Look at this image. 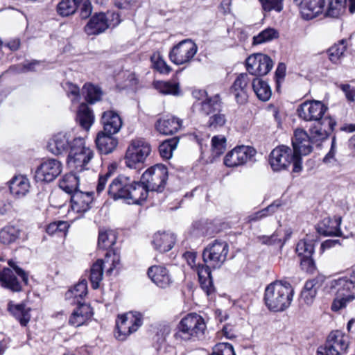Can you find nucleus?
Masks as SVG:
<instances>
[{"mask_svg":"<svg viewBox=\"0 0 355 355\" xmlns=\"http://www.w3.org/2000/svg\"><path fill=\"white\" fill-rule=\"evenodd\" d=\"M20 230L15 226H6L0 231V243L8 245L19 239Z\"/></svg>","mask_w":355,"mask_h":355,"instance_id":"nucleus-40","label":"nucleus"},{"mask_svg":"<svg viewBox=\"0 0 355 355\" xmlns=\"http://www.w3.org/2000/svg\"><path fill=\"white\" fill-rule=\"evenodd\" d=\"M93 194V192L76 190L71 194L72 209L77 213H85L89 210L94 200Z\"/></svg>","mask_w":355,"mask_h":355,"instance_id":"nucleus-22","label":"nucleus"},{"mask_svg":"<svg viewBox=\"0 0 355 355\" xmlns=\"http://www.w3.org/2000/svg\"><path fill=\"white\" fill-rule=\"evenodd\" d=\"M315 245L313 240L303 239L300 240L296 246V252L299 257H312L314 253Z\"/></svg>","mask_w":355,"mask_h":355,"instance_id":"nucleus-45","label":"nucleus"},{"mask_svg":"<svg viewBox=\"0 0 355 355\" xmlns=\"http://www.w3.org/2000/svg\"><path fill=\"white\" fill-rule=\"evenodd\" d=\"M74 137L71 132H59L55 135L48 144L49 150L54 155L70 151Z\"/></svg>","mask_w":355,"mask_h":355,"instance_id":"nucleus-19","label":"nucleus"},{"mask_svg":"<svg viewBox=\"0 0 355 355\" xmlns=\"http://www.w3.org/2000/svg\"><path fill=\"white\" fill-rule=\"evenodd\" d=\"M279 37V33L272 28H268L253 37L252 44L257 45L270 42Z\"/></svg>","mask_w":355,"mask_h":355,"instance_id":"nucleus-46","label":"nucleus"},{"mask_svg":"<svg viewBox=\"0 0 355 355\" xmlns=\"http://www.w3.org/2000/svg\"><path fill=\"white\" fill-rule=\"evenodd\" d=\"M8 311L20 322L21 325L26 326L31 319L29 308H26L23 303L14 304L10 302L8 304Z\"/></svg>","mask_w":355,"mask_h":355,"instance_id":"nucleus-33","label":"nucleus"},{"mask_svg":"<svg viewBox=\"0 0 355 355\" xmlns=\"http://www.w3.org/2000/svg\"><path fill=\"white\" fill-rule=\"evenodd\" d=\"M255 153V150L250 146H237L225 155L224 164L227 167H236L243 165L251 159Z\"/></svg>","mask_w":355,"mask_h":355,"instance_id":"nucleus-18","label":"nucleus"},{"mask_svg":"<svg viewBox=\"0 0 355 355\" xmlns=\"http://www.w3.org/2000/svg\"><path fill=\"white\" fill-rule=\"evenodd\" d=\"M120 21L118 13L112 12L106 15L100 12L95 13L90 18L84 30L88 35H96L104 33L110 26H117Z\"/></svg>","mask_w":355,"mask_h":355,"instance_id":"nucleus-9","label":"nucleus"},{"mask_svg":"<svg viewBox=\"0 0 355 355\" xmlns=\"http://www.w3.org/2000/svg\"><path fill=\"white\" fill-rule=\"evenodd\" d=\"M355 284V268L352 271L349 279L340 278L331 282V288L338 287V292L341 296L340 298H336L331 305V309L334 311H339L345 308L347 304L355 300L354 294L345 295L342 292L343 290H350L354 288Z\"/></svg>","mask_w":355,"mask_h":355,"instance_id":"nucleus-13","label":"nucleus"},{"mask_svg":"<svg viewBox=\"0 0 355 355\" xmlns=\"http://www.w3.org/2000/svg\"><path fill=\"white\" fill-rule=\"evenodd\" d=\"M153 68L159 73L168 74L172 69L167 64L163 57L158 52H155L150 57Z\"/></svg>","mask_w":355,"mask_h":355,"instance_id":"nucleus-48","label":"nucleus"},{"mask_svg":"<svg viewBox=\"0 0 355 355\" xmlns=\"http://www.w3.org/2000/svg\"><path fill=\"white\" fill-rule=\"evenodd\" d=\"M69 227V225L64 221H58L50 223L46 227V232L49 234H53L58 232H64Z\"/></svg>","mask_w":355,"mask_h":355,"instance_id":"nucleus-56","label":"nucleus"},{"mask_svg":"<svg viewBox=\"0 0 355 355\" xmlns=\"http://www.w3.org/2000/svg\"><path fill=\"white\" fill-rule=\"evenodd\" d=\"M265 12L275 10L278 12L283 9V0H259Z\"/></svg>","mask_w":355,"mask_h":355,"instance_id":"nucleus-52","label":"nucleus"},{"mask_svg":"<svg viewBox=\"0 0 355 355\" xmlns=\"http://www.w3.org/2000/svg\"><path fill=\"white\" fill-rule=\"evenodd\" d=\"M78 184L77 177L72 174H68L65 175L60 181L59 186L66 193L72 194L76 190H78L77 188Z\"/></svg>","mask_w":355,"mask_h":355,"instance_id":"nucleus-47","label":"nucleus"},{"mask_svg":"<svg viewBox=\"0 0 355 355\" xmlns=\"http://www.w3.org/2000/svg\"><path fill=\"white\" fill-rule=\"evenodd\" d=\"M150 151V145L144 139L132 140L125 155L126 166L130 168H136L138 164L145 162Z\"/></svg>","mask_w":355,"mask_h":355,"instance_id":"nucleus-10","label":"nucleus"},{"mask_svg":"<svg viewBox=\"0 0 355 355\" xmlns=\"http://www.w3.org/2000/svg\"><path fill=\"white\" fill-rule=\"evenodd\" d=\"M341 223L340 216L326 217L317 224L316 230L324 236H341L343 235L340 230Z\"/></svg>","mask_w":355,"mask_h":355,"instance_id":"nucleus-20","label":"nucleus"},{"mask_svg":"<svg viewBox=\"0 0 355 355\" xmlns=\"http://www.w3.org/2000/svg\"><path fill=\"white\" fill-rule=\"evenodd\" d=\"M197 94H200L201 96H205V98L201 102L198 103L200 106V112L201 114L205 116H211L221 112L222 105L221 101L218 95H215L212 97H207V92L205 91L200 90L195 92L193 95L197 97Z\"/></svg>","mask_w":355,"mask_h":355,"instance_id":"nucleus-21","label":"nucleus"},{"mask_svg":"<svg viewBox=\"0 0 355 355\" xmlns=\"http://www.w3.org/2000/svg\"><path fill=\"white\" fill-rule=\"evenodd\" d=\"M103 261L98 259L91 267L89 280L94 289L99 288L103 276Z\"/></svg>","mask_w":355,"mask_h":355,"instance_id":"nucleus-37","label":"nucleus"},{"mask_svg":"<svg viewBox=\"0 0 355 355\" xmlns=\"http://www.w3.org/2000/svg\"><path fill=\"white\" fill-rule=\"evenodd\" d=\"M252 89L259 100L267 101L270 99L272 92L266 82L256 78L252 81Z\"/></svg>","mask_w":355,"mask_h":355,"instance_id":"nucleus-36","label":"nucleus"},{"mask_svg":"<svg viewBox=\"0 0 355 355\" xmlns=\"http://www.w3.org/2000/svg\"><path fill=\"white\" fill-rule=\"evenodd\" d=\"M246 69L251 75L263 76L266 75L273 67L272 59L263 53H254L245 60Z\"/></svg>","mask_w":355,"mask_h":355,"instance_id":"nucleus-16","label":"nucleus"},{"mask_svg":"<svg viewBox=\"0 0 355 355\" xmlns=\"http://www.w3.org/2000/svg\"><path fill=\"white\" fill-rule=\"evenodd\" d=\"M301 267L308 272H313L315 269L314 261L312 257H304L301 259Z\"/></svg>","mask_w":355,"mask_h":355,"instance_id":"nucleus-64","label":"nucleus"},{"mask_svg":"<svg viewBox=\"0 0 355 355\" xmlns=\"http://www.w3.org/2000/svg\"><path fill=\"white\" fill-rule=\"evenodd\" d=\"M345 9L346 5L329 1L327 15L329 17L336 18L343 14Z\"/></svg>","mask_w":355,"mask_h":355,"instance_id":"nucleus-54","label":"nucleus"},{"mask_svg":"<svg viewBox=\"0 0 355 355\" xmlns=\"http://www.w3.org/2000/svg\"><path fill=\"white\" fill-rule=\"evenodd\" d=\"M116 235L111 230H100L98 232V246L103 250H107L116 242Z\"/></svg>","mask_w":355,"mask_h":355,"instance_id":"nucleus-42","label":"nucleus"},{"mask_svg":"<svg viewBox=\"0 0 355 355\" xmlns=\"http://www.w3.org/2000/svg\"><path fill=\"white\" fill-rule=\"evenodd\" d=\"M279 234L277 232L273 233L271 236H259L257 237L258 241L263 245H275L276 243H279L282 242V240L278 238Z\"/></svg>","mask_w":355,"mask_h":355,"instance_id":"nucleus-58","label":"nucleus"},{"mask_svg":"<svg viewBox=\"0 0 355 355\" xmlns=\"http://www.w3.org/2000/svg\"><path fill=\"white\" fill-rule=\"evenodd\" d=\"M148 275L151 280L159 287L165 288L168 286L171 279L168 270L161 266H153L148 270Z\"/></svg>","mask_w":355,"mask_h":355,"instance_id":"nucleus-29","label":"nucleus"},{"mask_svg":"<svg viewBox=\"0 0 355 355\" xmlns=\"http://www.w3.org/2000/svg\"><path fill=\"white\" fill-rule=\"evenodd\" d=\"M279 207L280 204L275 202L267 207L249 215L247 218L248 222L252 223L260 220L262 218L276 212Z\"/></svg>","mask_w":355,"mask_h":355,"instance_id":"nucleus-44","label":"nucleus"},{"mask_svg":"<svg viewBox=\"0 0 355 355\" xmlns=\"http://www.w3.org/2000/svg\"><path fill=\"white\" fill-rule=\"evenodd\" d=\"M92 310L87 304H78L69 319V324L78 327L84 324L92 316Z\"/></svg>","mask_w":355,"mask_h":355,"instance_id":"nucleus-28","label":"nucleus"},{"mask_svg":"<svg viewBox=\"0 0 355 355\" xmlns=\"http://www.w3.org/2000/svg\"><path fill=\"white\" fill-rule=\"evenodd\" d=\"M80 6V16L82 19H87L92 12L91 2L89 0H83Z\"/></svg>","mask_w":355,"mask_h":355,"instance_id":"nucleus-61","label":"nucleus"},{"mask_svg":"<svg viewBox=\"0 0 355 355\" xmlns=\"http://www.w3.org/2000/svg\"><path fill=\"white\" fill-rule=\"evenodd\" d=\"M114 170L115 167L110 166L108 167L107 171L105 173L99 175L96 186V192L98 194H100L105 190L107 181L113 175Z\"/></svg>","mask_w":355,"mask_h":355,"instance_id":"nucleus-53","label":"nucleus"},{"mask_svg":"<svg viewBox=\"0 0 355 355\" xmlns=\"http://www.w3.org/2000/svg\"><path fill=\"white\" fill-rule=\"evenodd\" d=\"M8 265L15 270V272L21 278L22 281L26 284L28 283V275L21 268H19L16 263L12 261H8Z\"/></svg>","mask_w":355,"mask_h":355,"instance_id":"nucleus-63","label":"nucleus"},{"mask_svg":"<svg viewBox=\"0 0 355 355\" xmlns=\"http://www.w3.org/2000/svg\"><path fill=\"white\" fill-rule=\"evenodd\" d=\"M229 252V245L220 240H214L204 249L202 252L203 261L211 266L212 269L220 268L227 259Z\"/></svg>","mask_w":355,"mask_h":355,"instance_id":"nucleus-8","label":"nucleus"},{"mask_svg":"<svg viewBox=\"0 0 355 355\" xmlns=\"http://www.w3.org/2000/svg\"><path fill=\"white\" fill-rule=\"evenodd\" d=\"M101 123L103 126L102 132L116 135L118 133L123 125L121 116L114 111H105L101 116Z\"/></svg>","mask_w":355,"mask_h":355,"instance_id":"nucleus-25","label":"nucleus"},{"mask_svg":"<svg viewBox=\"0 0 355 355\" xmlns=\"http://www.w3.org/2000/svg\"><path fill=\"white\" fill-rule=\"evenodd\" d=\"M0 282L1 285L12 291H19L21 285L13 271L10 268H4L0 272Z\"/></svg>","mask_w":355,"mask_h":355,"instance_id":"nucleus-34","label":"nucleus"},{"mask_svg":"<svg viewBox=\"0 0 355 355\" xmlns=\"http://www.w3.org/2000/svg\"><path fill=\"white\" fill-rule=\"evenodd\" d=\"M107 193L114 200H123L128 204H140L147 198V191L142 184L124 175L110 182Z\"/></svg>","mask_w":355,"mask_h":355,"instance_id":"nucleus-2","label":"nucleus"},{"mask_svg":"<svg viewBox=\"0 0 355 355\" xmlns=\"http://www.w3.org/2000/svg\"><path fill=\"white\" fill-rule=\"evenodd\" d=\"M212 151L214 155L220 156L226 148V139L223 136H214L211 139Z\"/></svg>","mask_w":355,"mask_h":355,"instance_id":"nucleus-51","label":"nucleus"},{"mask_svg":"<svg viewBox=\"0 0 355 355\" xmlns=\"http://www.w3.org/2000/svg\"><path fill=\"white\" fill-rule=\"evenodd\" d=\"M175 242V235L169 232H157L153 236L152 243L155 250L160 252L171 250Z\"/></svg>","mask_w":355,"mask_h":355,"instance_id":"nucleus-30","label":"nucleus"},{"mask_svg":"<svg viewBox=\"0 0 355 355\" xmlns=\"http://www.w3.org/2000/svg\"><path fill=\"white\" fill-rule=\"evenodd\" d=\"M142 323V315L137 311H130L119 315L116 324L117 329L116 338L119 340H125L128 336L137 331Z\"/></svg>","mask_w":355,"mask_h":355,"instance_id":"nucleus-11","label":"nucleus"},{"mask_svg":"<svg viewBox=\"0 0 355 355\" xmlns=\"http://www.w3.org/2000/svg\"><path fill=\"white\" fill-rule=\"evenodd\" d=\"M328 107L319 101H307L302 103L297 108L299 117L306 121L320 120L325 114Z\"/></svg>","mask_w":355,"mask_h":355,"instance_id":"nucleus-17","label":"nucleus"},{"mask_svg":"<svg viewBox=\"0 0 355 355\" xmlns=\"http://www.w3.org/2000/svg\"><path fill=\"white\" fill-rule=\"evenodd\" d=\"M249 83V76L245 73L239 74L234 80L231 87V92L234 96L237 103L243 104L247 101L248 97V85Z\"/></svg>","mask_w":355,"mask_h":355,"instance_id":"nucleus-24","label":"nucleus"},{"mask_svg":"<svg viewBox=\"0 0 355 355\" xmlns=\"http://www.w3.org/2000/svg\"><path fill=\"white\" fill-rule=\"evenodd\" d=\"M95 143L101 154L108 155L116 148L119 140L114 135L100 131L96 135Z\"/></svg>","mask_w":355,"mask_h":355,"instance_id":"nucleus-26","label":"nucleus"},{"mask_svg":"<svg viewBox=\"0 0 355 355\" xmlns=\"http://www.w3.org/2000/svg\"><path fill=\"white\" fill-rule=\"evenodd\" d=\"M168 180V169L164 164H156L148 168L142 175L139 182L145 190L162 192Z\"/></svg>","mask_w":355,"mask_h":355,"instance_id":"nucleus-7","label":"nucleus"},{"mask_svg":"<svg viewBox=\"0 0 355 355\" xmlns=\"http://www.w3.org/2000/svg\"><path fill=\"white\" fill-rule=\"evenodd\" d=\"M62 171V164L57 159L43 160L35 171L37 181L51 182L55 180Z\"/></svg>","mask_w":355,"mask_h":355,"instance_id":"nucleus-15","label":"nucleus"},{"mask_svg":"<svg viewBox=\"0 0 355 355\" xmlns=\"http://www.w3.org/2000/svg\"><path fill=\"white\" fill-rule=\"evenodd\" d=\"M293 294L294 289L290 283L275 281L266 286L263 300L270 311L281 312L291 306Z\"/></svg>","mask_w":355,"mask_h":355,"instance_id":"nucleus-3","label":"nucleus"},{"mask_svg":"<svg viewBox=\"0 0 355 355\" xmlns=\"http://www.w3.org/2000/svg\"><path fill=\"white\" fill-rule=\"evenodd\" d=\"M82 92L85 94L86 101L90 104H94L101 99L103 92L98 87L91 83L84 85Z\"/></svg>","mask_w":355,"mask_h":355,"instance_id":"nucleus-39","label":"nucleus"},{"mask_svg":"<svg viewBox=\"0 0 355 355\" xmlns=\"http://www.w3.org/2000/svg\"><path fill=\"white\" fill-rule=\"evenodd\" d=\"M223 334L228 339H233L236 337V331L234 325L231 323L225 324L222 328Z\"/></svg>","mask_w":355,"mask_h":355,"instance_id":"nucleus-62","label":"nucleus"},{"mask_svg":"<svg viewBox=\"0 0 355 355\" xmlns=\"http://www.w3.org/2000/svg\"><path fill=\"white\" fill-rule=\"evenodd\" d=\"M227 119L224 114L221 112H218L209 116V119L207 121L206 125L211 130H217L219 128L224 126L226 123Z\"/></svg>","mask_w":355,"mask_h":355,"instance_id":"nucleus-50","label":"nucleus"},{"mask_svg":"<svg viewBox=\"0 0 355 355\" xmlns=\"http://www.w3.org/2000/svg\"><path fill=\"white\" fill-rule=\"evenodd\" d=\"M215 354L218 355H236L233 346L227 343H220L214 348Z\"/></svg>","mask_w":355,"mask_h":355,"instance_id":"nucleus-55","label":"nucleus"},{"mask_svg":"<svg viewBox=\"0 0 355 355\" xmlns=\"http://www.w3.org/2000/svg\"><path fill=\"white\" fill-rule=\"evenodd\" d=\"M348 338L339 331H332L327 337L324 346L318 349L320 355H341L348 348Z\"/></svg>","mask_w":355,"mask_h":355,"instance_id":"nucleus-14","label":"nucleus"},{"mask_svg":"<svg viewBox=\"0 0 355 355\" xmlns=\"http://www.w3.org/2000/svg\"><path fill=\"white\" fill-rule=\"evenodd\" d=\"M345 42V40H342L338 44H335L329 49V57L333 63H338L341 57L343 56L344 52L346 50Z\"/></svg>","mask_w":355,"mask_h":355,"instance_id":"nucleus-49","label":"nucleus"},{"mask_svg":"<svg viewBox=\"0 0 355 355\" xmlns=\"http://www.w3.org/2000/svg\"><path fill=\"white\" fill-rule=\"evenodd\" d=\"M197 51V44L191 39H185L172 47L168 57L174 64L182 65L190 62Z\"/></svg>","mask_w":355,"mask_h":355,"instance_id":"nucleus-12","label":"nucleus"},{"mask_svg":"<svg viewBox=\"0 0 355 355\" xmlns=\"http://www.w3.org/2000/svg\"><path fill=\"white\" fill-rule=\"evenodd\" d=\"M182 125V121L179 118L174 116H166L156 121L155 128L162 135H173L181 128Z\"/></svg>","mask_w":355,"mask_h":355,"instance_id":"nucleus-27","label":"nucleus"},{"mask_svg":"<svg viewBox=\"0 0 355 355\" xmlns=\"http://www.w3.org/2000/svg\"><path fill=\"white\" fill-rule=\"evenodd\" d=\"M295 3L300 6L303 18L309 20L322 12L325 0H299Z\"/></svg>","mask_w":355,"mask_h":355,"instance_id":"nucleus-23","label":"nucleus"},{"mask_svg":"<svg viewBox=\"0 0 355 355\" xmlns=\"http://www.w3.org/2000/svg\"><path fill=\"white\" fill-rule=\"evenodd\" d=\"M87 294V283L85 279L80 281L73 288L68 290L65 293V299L71 300V304H85L81 300Z\"/></svg>","mask_w":355,"mask_h":355,"instance_id":"nucleus-32","label":"nucleus"},{"mask_svg":"<svg viewBox=\"0 0 355 355\" xmlns=\"http://www.w3.org/2000/svg\"><path fill=\"white\" fill-rule=\"evenodd\" d=\"M178 328V331L175 334V337L184 340H189L191 338L200 339L203 338L207 326L201 315L192 313L187 315L180 320Z\"/></svg>","mask_w":355,"mask_h":355,"instance_id":"nucleus-5","label":"nucleus"},{"mask_svg":"<svg viewBox=\"0 0 355 355\" xmlns=\"http://www.w3.org/2000/svg\"><path fill=\"white\" fill-rule=\"evenodd\" d=\"M211 266L209 264L205 263V265L198 264L197 267V272L199 278V281L211 277Z\"/></svg>","mask_w":355,"mask_h":355,"instance_id":"nucleus-59","label":"nucleus"},{"mask_svg":"<svg viewBox=\"0 0 355 355\" xmlns=\"http://www.w3.org/2000/svg\"><path fill=\"white\" fill-rule=\"evenodd\" d=\"M77 121L80 125L86 130H89L94 123V116L92 110L85 103L79 106L77 113Z\"/></svg>","mask_w":355,"mask_h":355,"instance_id":"nucleus-35","label":"nucleus"},{"mask_svg":"<svg viewBox=\"0 0 355 355\" xmlns=\"http://www.w3.org/2000/svg\"><path fill=\"white\" fill-rule=\"evenodd\" d=\"M83 0H61L57 6L58 13L63 17L73 14Z\"/></svg>","mask_w":355,"mask_h":355,"instance_id":"nucleus-38","label":"nucleus"},{"mask_svg":"<svg viewBox=\"0 0 355 355\" xmlns=\"http://www.w3.org/2000/svg\"><path fill=\"white\" fill-rule=\"evenodd\" d=\"M155 88L165 95L178 96L180 94V85L175 81H159L155 84Z\"/></svg>","mask_w":355,"mask_h":355,"instance_id":"nucleus-41","label":"nucleus"},{"mask_svg":"<svg viewBox=\"0 0 355 355\" xmlns=\"http://www.w3.org/2000/svg\"><path fill=\"white\" fill-rule=\"evenodd\" d=\"M336 121L330 116L323 115L309 128V134L303 129L295 130V148L304 154H309L313 150V144L327 139L333 131Z\"/></svg>","mask_w":355,"mask_h":355,"instance_id":"nucleus-1","label":"nucleus"},{"mask_svg":"<svg viewBox=\"0 0 355 355\" xmlns=\"http://www.w3.org/2000/svg\"><path fill=\"white\" fill-rule=\"evenodd\" d=\"M295 135L292 139L293 150L286 146H280L273 149L270 155V164L275 171L285 170L293 164V171L299 173L302 169V156L308 154L302 153L295 148Z\"/></svg>","mask_w":355,"mask_h":355,"instance_id":"nucleus-4","label":"nucleus"},{"mask_svg":"<svg viewBox=\"0 0 355 355\" xmlns=\"http://www.w3.org/2000/svg\"><path fill=\"white\" fill-rule=\"evenodd\" d=\"M179 142L178 137L164 141L159 146V152L162 157L168 159L172 157L173 151L176 148Z\"/></svg>","mask_w":355,"mask_h":355,"instance_id":"nucleus-43","label":"nucleus"},{"mask_svg":"<svg viewBox=\"0 0 355 355\" xmlns=\"http://www.w3.org/2000/svg\"><path fill=\"white\" fill-rule=\"evenodd\" d=\"M11 202L8 199L6 192H0V214L3 215L10 211Z\"/></svg>","mask_w":355,"mask_h":355,"instance_id":"nucleus-57","label":"nucleus"},{"mask_svg":"<svg viewBox=\"0 0 355 355\" xmlns=\"http://www.w3.org/2000/svg\"><path fill=\"white\" fill-rule=\"evenodd\" d=\"M93 156V151L86 146L84 139L77 137L69 153L67 164L73 172L80 173L88 169L87 165Z\"/></svg>","mask_w":355,"mask_h":355,"instance_id":"nucleus-6","label":"nucleus"},{"mask_svg":"<svg viewBox=\"0 0 355 355\" xmlns=\"http://www.w3.org/2000/svg\"><path fill=\"white\" fill-rule=\"evenodd\" d=\"M9 189L10 193L15 198H23L29 191V180L24 175L14 176L9 182Z\"/></svg>","mask_w":355,"mask_h":355,"instance_id":"nucleus-31","label":"nucleus"},{"mask_svg":"<svg viewBox=\"0 0 355 355\" xmlns=\"http://www.w3.org/2000/svg\"><path fill=\"white\" fill-rule=\"evenodd\" d=\"M286 70V67L284 63L280 62L278 64L275 71V80L277 89L279 87L280 83L284 80L285 77Z\"/></svg>","mask_w":355,"mask_h":355,"instance_id":"nucleus-60","label":"nucleus"}]
</instances>
